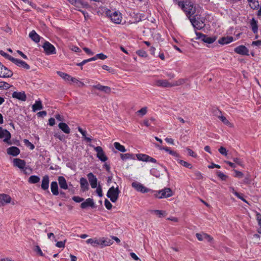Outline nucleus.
Here are the masks:
<instances>
[{"instance_id":"1","label":"nucleus","mask_w":261,"mask_h":261,"mask_svg":"<svg viewBox=\"0 0 261 261\" xmlns=\"http://www.w3.org/2000/svg\"><path fill=\"white\" fill-rule=\"evenodd\" d=\"M180 8L190 19L195 29L201 30L204 27L205 24L204 22L202 20L196 18V16L194 15L196 12V8L192 2L187 0L182 2L180 1Z\"/></svg>"},{"instance_id":"2","label":"nucleus","mask_w":261,"mask_h":261,"mask_svg":"<svg viewBox=\"0 0 261 261\" xmlns=\"http://www.w3.org/2000/svg\"><path fill=\"white\" fill-rule=\"evenodd\" d=\"M154 193V196L158 198H166L171 197L172 195V191L170 188H164L159 191H151Z\"/></svg>"},{"instance_id":"3","label":"nucleus","mask_w":261,"mask_h":261,"mask_svg":"<svg viewBox=\"0 0 261 261\" xmlns=\"http://www.w3.org/2000/svg\"><path fill=\"white\" fill-rule=\"evenodd\" d=\"M106 14L111 20V21L116 24H120L122 21V15L121 13L117 11H112L108 10Z\"/></svg>"},{"instance_id":"4","label":"nucleus","mask_w":261,"mask_h":261,"mask_svg":"<svg viewBox=\"0 0 261 261\" xmlns=\"http://www.w3.org/2000/svg\"><path fill=\"white\" fill-rule=\"evenodd\" d=\"M120 193V191L118 187L116 188L112 187L109 189L107 193V196L110 199L112 202H115L118 199Z\"/></svg>"},{"instance_id":"5","label":"nucleus","mask_w":261,"mask_h":261,"mask_svg":"<svg viewBox=\"0 0 261 261\" xmlns=\"http://www.w3.org/2000/svg\"><path fill=\"white\" fill-rule=\"evenodd\" d=\"M196 39H198L201 40V41L207 43L208 44H211L215 42L217 39V37L215 36H208L207 35H204L200 32H196Z\"/></svg>"},{"instance_id":"6","label":"nucleus","mask_w":261,"mask_h":261,"mask_svg":"<svg viewBox=\"0 0 261 261\" xmlns=\"http://www.w3.org/2000/svg\"><path fill=\"white\" fill-rule=\"evenodd\" d=\"M89 146L94 148V149L97 152V158H98L101 161L106 162L108 160V158L105 154L102 147L100 146L94 147L91 144H90Z\"/></svg>"},{"instance_id":"7","label":"nucleus","mask_w":261,"mask_h":261,"mask_svg":"<svg viewBox=\"0 0 261 261\" xmlns=\"http://www.w3.org/2000/svg\"><path fill=\"white\" fill-rule=\"evenodd\" d=\"M13 75V72L0 62V77H10Z\"/></svg>"},{"instance_id":"8","label":"nucleus","mask_w":261,"mask_h":261,"mask_svg":"<svg viewBox=\"0 0 261 261\" xmlns=\"http://www.w3.org/2000/svg\"><path fill=\"white\" fill-rule=\"evenodd\" d=\"M46 55H53L56 54L55 46L48 41H45L42 45Z\"/></svg>"},{"instance_id":"9","label":"nucleus","mask_w":261,"mask_h":261,"mask_svg":"<svg viewBox=\"0 0 261 261\" xmlns=\"http://www.w3.org/2000/svg\"><path fill=\"white\" fill-rule=\"evenodd\" d=\"M132 186L136 190H137L138 192H141L142 193H147V192H149L152 191L150 189H148L147 188L144 186L141 183L137 182V181L133 182L132 184Z\"/></svg>"},{"instance_id":"10","label":"nucleus","mask_w":261,"mask_h":261,"mask_svg":"<svg viewBox=\"0 0 261 261\" xmlns=\"http://www.w3.org/2000/svg\"><path fill=\"white\" fill-rule=\"evenodd\" d=\"M154 85L158 87H161L163 88L171 87L175 85H177V84H172L168 82L166 80H159L155 82Z\"/></svg>"},{"instance_id":"11","label":"nucleus","mask_w":261,"mask_h":261,"mask_svg":"<svg viewBox=\"0 0 261 261\" xmlns=\"http://www.w3.org/2000/svg\"><path fill=\"white\" fill-rule=\"evenodd\" d=\"M234 51L238 54L242 56H249V50L244 45H239L234 49Z\"/></svg>"},{"instance_id":"12","label":"nucleus","mask_w":261,"mask_h":261,"mask_svg":"<svg viewBox=\"0 0 261 261\" xmlns=\"http://www.w3.org/2000/svg\"><path fill=\"white\" fill-rule=\"evenodd\" d=\"M88 207H90L92 208L95 207V203L93 199L90 198H87L85 201L83 202L81 204V207L82 209H85Z\"/></svg>"},{"instance_id":"13","label":"nucleus","mask_w":261,"mask_h":261,"mask_svg":"<svg viewBox=\"0 0 261 261\" xmlns=\"http://www.w3.org/2000/svg\"><path fill=\"white\" fill-rule=\"evenodd\" d=\"M87 177L91 188L93 189L96 188L97 185V179L96 176L90 172L87 174Z\"/></svg>"},{"instance_id":"14","label":"nucleus","mask_w":261,"mask_h":261,"mask_svg":"<svg viewBox=\"0 0 261 261\" xmlns=\"http://www.w3.org/2000/svg\"><path fill=\"white\" fill-rule=\"evenodd\" d=\"M11 135L10 133L7 129H3L0 127V138L2 139L5 138L4 141L5 142H8V141L11 139Z\"/></svg>"},{"instance_id":"15","label":"nucleus","mask_w":261,"mask_h":261,"mask_svg":"<svg viewBox=\"0 0 261 261\" xmlns=\"http://www.w3.org/2000/svg\"><path fill=\"white\" fill-rule=\"evenodd\" d=\"M12 62L18 66L22 67L25 69H29L30 68L29 65H28L25 62L23 61L20 59L14 58Z\"/></svg>"},{"instance_id":"16","label":"nucleus","mask_w":261,"mask_h":261,"mask_svg":"<svg viewBox=\"0 0 261 261\" xmlns=\"http://www.w3.org/2000/svg\"><path fill=\"white\" fill-rule=\"evenodd\" d=\"M92 87L94 89H97L107 94H110L111 92V89L110 87L102 86L99 84L96 85H93Z\"/></svg>"},{"instance_id":"17","label":"nucleus","mask_w":261,"mask_h":261,"mask_svg":"<svg viewBox=\"0 0 261 261\" xmlns=\"http://www.w3.org/2000/svg\"><path fill=\"white\" fill-rule=\"evenodd\" d=\"M13 162L15 167H17L21 169H24L26 165V162L24 160L18 158L14 159Z\"/></svg>"},{"instance_id":"18","label":"nucleus","mask_w":261,"mask_h":261,"mask_svg":"<svg viewBox=\"0 0 261 261\" xmlns=\"http://www.w3.org/2000/svg\"><path fill=\"white\" fill-rule=\"evenodd\" d=\"M12 97L18 100L24 101L26 100L27 96L24 91L17 92L15 91L12 93Z\"/></svg>"},{"instance_id":"19","label":"nucleus","mask_w":261,"mask_h":261,"mask_svg":"<svg viewBox=\"0 0 261 261\" xmlns=\"http://www.w3.org/2000/svg\"><path fill=\"white\" fill-rule=\"evenodd\" d=\"M49 178L48 175H45L42 177L41 188L43 190H48L49 188Z\"/></svg>"},{"instance_id":"20","label":"nucleus","mask_w":261,"mask_h":261,"mask_svg":"<svg viewBox=\"0 0 261 261\" xmlns=\"http://www.w3.org/2000/svg\"><path fill=\"white\" fill-rule=\"evenodd\" d=\"M11 200V197L5 194H0V205H4L7 203H10Z\"/></svg>"},{"instance_id":"21","label":"nucleus","mask_w":261,"mask_h":261,"mask_svg":"<svg viewBox=\"0 0 261 261\" xmlns=\"http://www.w3.org/2000/svg\"><path fill=\"white\" fill-rule=\"evenodd\" d=\"M7 153L13 156H17L20 153V150L17 147L12 146L7 149Z\"/></svg>"},{"instance_id":"22","label":"nucleus","mask_w":261,"mask_h":261,"mask_svg":"<svg viewBox=\"0 0 261 261\" xmlns=\"http://www.w3.org/2000/svg\"><path fill=\"white\" fill-rule=\"evenodd\" d=\"M233 37L231 36L223 37L221 38L219 40V43L224 45L228 44L233 41Z\"/></svg>"},{"instance_id":"23","label":"nucleus","mask_w":261,"mask_h":261,"mask_svg":"<svg viewBox=\"0 0 261 261\" xmlns=\"http://www.w3.org/2000/svg\"><path fill=\"white\" fill-rule=\"evenodd\" d=\"M50 189L53 195L57 196L59 194L58 185L57 181H52L51 182Z\"/></svg>"},{"instance_id":"24","label":"nucleus","mask_w":261,"mask_h":261,"mask_svg":"<svg viewBox=\"0 0 261 261\" xmlns=\"http://www.w3.org/2000/svg\"><path fill=\"white\" fill-rule=\"evenodd\" d=\"M58 181L60 188L64 190L68 189L66 180L63 176H59L58 177Z\"/></svg>"},{"instance_id":"25","label":"nucleus","mask_w":261,"mask_h":261,"mask_svg":"<svg viewBox=\"0 0 261 261\" xmlns=\"http://www.w3.org/2000/svg\"><path fill=\"white\" fill-rule=\"evenodd\" d=\"M80 185H81V190L83 191H85L86 190H88L89 189V186L88 183L86 178L84 177H81L80 178Z\"/></svg>"},{"instance_id":"26","label":"nucleus","mask_w":261,"mask_h":261,"mask_svg":"<svg viewBox=\"0 0 261 261\" xmlns=\"http://www.w3.org/2000/svg\"><path fill=\"white\" fill-rule=\"evenodd\" d=\"M42 109L43 106L40 100H36L35 103L32 106V111L34 112L42 110Z\"/></svg>"},{"instance_id":"27","label":"nucleus","mask_w":261,"mask_h":261,"mask_svg":"<svg viewBox=\"0 0 261 261\" xmlns=\"http://www.w3.org/2000/svg\"><path fill=\"white\" fill-rule=\"evenodd\" d=\"M58 126L65 134H69L70 132V129L68 125L64 122H60Z\"/></svg>"},{"instance_id":"28","label":"nucleus","mask_w":261,"mask_h":261,"mask_svg":"<svg viewBox=\"0 0 261 261\" xmlns=\"http://www.w3.org/2000/svg\"><path fill=\"white\" fill-rule=\"evenodd\" d=\"M251 30L253 33L257 34L258 32L257 21L254 18H252L250 22Z\"/></svg>"},{"instance_id":"29","label":"nucleus","mask_w":261,"mask_h":261,"mask_svg":"<svg viewBox=\"0 0 261 261\" xmlns=\"http://www.w3.org/2000/svg\"><path fill=\"white\" fill-rule=\"evenodd\" d=\"M99 245H100L101 247L110 246L113 243L111 240L105 239L104 238L99 239Z\"/></svg>"},{"instance_id":"30","label":"nucleus","mask_w":261,"mask_h":261,"mask_svg":"<svg viewBox=\"0 0 261 261\" xmlns=\"http://www.w3.org/2000/svg\"><path fill=\"white\" fill-rule=\"evenodd\" d=\"M29 37L36 43H38L40 41V36L34 30L32 31L29 34Z\"/></svg>"},{"instance_id":"31","label":"nucleus","mask_w":261,"mask_h":261,"mask_svg":"<svg viewBox=\"0 0 261 261\" xmlns=\"http://www.w3.org/2000/svg\"><path fill=\"white\" fill-rule=\"evenodd\" d=\"M40 181V177L37 175H31L28 179L30 184H37Z\"/></svg>"},{"instance_id":"32","label":"nucleus","mask_w":261,"mask_h":261,"mask_svg":"<svg viewBox=\"0 0 261 261\" xmlns=\"http://www.w3.org/2000/svg\"><path fill=\"white\" fill-rule=\"evenodd\" d=\"M57 73L58 75L63 78L64 80L67 81H70L71 76L68 74L59 71H57Z\"/></svg>"},{"instance_id":"33","label":"nucleus","mask_w":261,"mask_h":261,"mask_svg":"<svg viewBox=\"0 0 261 261\" xmlns=\"http://www.w3.org/2000/svg\"><path fill=\"white\" fill-rule=\"evenodd\" d=\"M114 146L116 149L120 151V152H124L126 151L125 147L123 145H121L118 142H115L114 143Z\"/></svg>"},{"instance_id":"34","label":"nucleus","mask_w":261,"mask_h":261,"mask_svg":"<svg viewBox=\"0 0 261 261\" xmlns=\"http://www.w3.org/2000/svg\"><path fill=\"white\" fill-rule=\"evenodd\" d=\"M248 1L250 3V6L252 9H256L259 6L258 2L257 0H248Z\"/></svg>"},{"instance_id":"35","label":"nucleus","mask_w":261,"mask_h":261,"mask_svg":"<svg viewBox=\"0 0 261 261\" xmlns=\"http://www.w3.org/2000/svg\"><path fill=\"white\" fill-rule=\"evenodd\" d=\"M86 242L88 244H91L93 246L95 247L99 245V240L89 239L86 241Z\"/></svg>"},{"instance_id":"36","label":"nucleus","mask_w":261,"mask_h":261,"mask_svg":"<svg viewBox=\"0 0 261 261\" xmlns=\"http://www.w3.org/2000/svg\"><path fill=\"white\" fill-rule=\"evenodd\" d=\"M72 5L76 7H80V5H83L81 0H68Z\"/></svg>"},{"instance_id":"37","label":"nucleus","mask_w":261,"mask_h":261,"mask_svg":"<svg viewBox=\"0 0 261 261\" xmlns=\"http://www.w3.org/2000/svg\"><path fill=\"white\" fill-rule=\"evenodd\" d=\"M217 175L222 180H223V181L226 180V179L228 178V176L224 174L223 173H222V172H221L220 171H217Z\"/></svg>"},{"instance_id":"38","label":"nucleus","mask_w":261,"mask_h":261,"mask_svg":"<svg viewBox=\"0 0 261 261\" xmlns=\"http://www.w3.org/2000/svg\"><path fill=\"white\" fill-rule=\"evenodd\" d=\"M136 156L138 160L142 161L143 162H146V159H147V154L140 153V154H136Z\"/></svg>"},{"instance_id":"39","label":"nucleus","mask_w":261,"mask_h":261,"mask_svg":"<svg viewBox=\"0 0 261 261\" xmlns=\"http://www.w3.org/2000/svg\"><path fill=\"white\" fill-rule=\"evenodd\" d=\"M0 55L5 57L6 59L9 60L11 62H12L13 59H14V57L4 52L3 50H0Z\"/></svg>"},{"instance_id":"40","label":"nucleus","mask_w":261,"mask_h":261,"mask_svg":"<svg viewBox=\"0 0 261 261\" xmlns=\"http://www.w3.org/2000/svg\"><path fill=\"white\" fill-rule=\"evenodd\" d=\"M121 158L122 160H125L126 159H133L135 158L133 156V154L130 153H125V154H120Z\"/></svg>"},{"instance_id":"41","label":"nucleus","mask_w":261,"mask_h":261,"mask_svg":"<svg viewBox=\"0 0 261 261\" xmlns=\"http://www.w3.org/2000/svg\"><path fill=\"white\" fill-rule=\"evenodd\" d=\"M256 220L258 222V224L259 226V228L258 229V232L261 233V214L257 213L256 214Z\"/></svg>"},{"instance_id":"42","label":"nucleus","mask_w":261,"mask_h":261,"mask_svg":"<svg viewBox=\"0 0 261 261\" xmlns=\"http://www.w3.org/2000/svg\"><path fill=\"white\" fill-rule=\"evenodd\" d=\"M10 85L8 83L5 82H0V89H8Z\"/></svg>"},{"instance_id":"43","label":"nucleus","mask_w":261,"mask_h":261,"mask_svg":"<svg viewBox=\"0 0 261 261\" xmlns=\"http://www.w3.org/2000/svg\"><path fill=\"white\" fill-rule=\"evenodd\" d=\"M23 142L25 145L27 146L28 147H29L30 149L33 150L34 149L35 146L28 140L24 139Z\"/></svg>"},{"instance_id":"44","label":"nucleus","mask_w":261,"mask_h":261,"mask_svg":"<svg viewBox=\"0 0 261 261\" xmlns=\"http://www.w3.org/2000/svg\"><path fill=\"white\" fill-rule=\"evenodd\" d=\"M233 161L238 165L243 167V161L242 159L238 158H233Z\"/></svg>"},{"instance_id":"45","label":"nucleus","mask_w":261,"mask_h":261,"mask_svg":"<svg viewBox=\"0 0 261 261\" xmlns=\"http://www.w3.org/2000/svg\"><path fill=\"white\" fill-rule=\"evenodd\" d=\"M152 213H154L156 215H158L159 217H162L164 216L165 211L161 210H153L152 211Z\"/></svg>"},{"instance_id":"46","label":"nucleus","mask_w":261,"mask_h":261,"mask_svg":"<svg viewBox=\"0 0 261 261\" xmlns=\"http://www.w3.org/2000/svg\"><path fill=\"white\" fill-rule=\"evenodd\" d=\"M180 165L189 169H191L192 168V165L191 164L189 163L184 160H180Z\"/></svg>"},{"instance_id":"47","label":"nucleus","mask_w":261,"mask_h":261,"mask_svg":"<svg viewBox=\"0 0 261 261\" xmlns=\"http://www.w3.org/2000/svg\"><path fill=\"white\" fill-rule=\"evenodd\" d=\"M218 150H219V152L221 154H222L225 156H226L227 155V151L225 147L221 146L220 148H219Z\"/></svg>"},{"instance_id":"48","label":"nucleus","mask_w":261,"mask_h":261,"mask_svg":"<svg viewBox=\"0 0 261 261\" xmlns=\"http://www.w3.org/2000/svg\"><path fill=\"white\" fill-rule=\"evenodd\" d=\"M137 54L142 57H147V54L146 52L143 50H139L136 52Z\"/></svg>"},{"instance_id":"49","label":"nucleus","mask_w":261,"mask_h":261,"mask_svg":"<svg viewBox=\"0 0 261 261\" xmlns=\"http://www.w3.org/2000/svg\"><path fill=\"white\" fill-rule=\"evenodd\" d=\"M66 242V240H65L64 241L57 242L56 246L58 248H64Z\"/></svg>"},{"instance_id":"50","label":"nucleus","mask_w":261,"mask_h":261,"mask_svg":"<svg viewBox=\"0 0 261 261\" xmlns=\"http://www.w3.org/2000/svg\"><path fill=\"white\" fill-rule=\"evenodd\" d=\"M187 150L188 151L189 155L193 157L194 158H196L197 157V155L190 148H187Z\"/></svg>"},{"instance_id":"51","label":"nucleus","mask_w":261,"mask_h":261,"mask_svg":"<svg viewBox=\"0 0 261 261\" xmlns=\"http://www.w3.org/2000/svg\"><path fill=\"white\" fill-rule=\"evenodd\" d=\"M105 205L108 210H111L112 207V204L107 199L105 200Z\"/></svg>"},{"instance_id":"52","label":"nucleus","mask_w":261,"mask_h":261,"mask_svg":"<svg viewBox=\"0 0 261 261\" xmlns=\"http://www.w3.org/2000/svg\"><path fill=\"white\" fill-rule=\"evenodd\" d=\"M194 175L197 179H202L203 177L202 173L198 171H196L194 172Z\"/></svg>"},{"instance_id":"53","label":"nucleus","mask_w":261,"mask_h":261,"mask_svg":"<svg viewBox=\"0 0 261 261\" xmlns=\"http://www.w3.org/2000/svg\"><path fill=\"white\" fill-rule=\"evenodd\" d=\"M220 119L226 125H229L230 124V122L226 119V118L224 116H221L219 117Z\"/></svg>"},{"instance_id":"54","label":"nucleus","mask_w":261,"mask_h":261,"mask_svg":"<svg viewBox=\"0 0 261 261\" xmlns=\"http://www.w3.org/2000/svg\"><path fill=\"white\" fill-rule=\"evenodd\" d=\"M96 57V59H99L100 60H105L107 58V56L105 55H104L102 53L98 54L95 55Z\"/></svg>"},{"instance_id":"55","label":"nucleus","mask_w":261,"mask_h":261,"mask_svg":"<svg viewBox=\"0 0 261 261\" xmlns=\"http://www.w3.org/2000/svg\"><path fill=\"white\" fill-rule=\"evenodd\" d=\"M72 199L74 201L77 203L84 201V198L79 196H73Z\"/></svg>"},{"instance_id":"56","label":"nucleus","mask_w":261,"mask_h":261,"mask_svg":"<svg viewBox=\"0 0 261 261\" xmlns=\"http://www.w3.org/2000/svg\"><path fill=\"white\" fill-rule=\"evenodd\" d=\"M205 234V233H197L196 234V237L199 241H201L204 240Z\"/></svg>"},{"instance_id":"57","label":"nucleus","mask_w":261,"mask_h":261,"mask_svg":"<svg viewBox=\"0 0 261 261\" xmlns=\"http://www.w3.org/2000/svg\"><path fill=\"white\" fill-rule=\"evenodd\" d=\"M251 179H250V176L249 175H247L244 178L243 180V182L245 184L249 185L251 183Z\"/></svg>"},{"instance_id":"58","label":"nucleus","mask_w":261,"mask_h":261,"mask_svg":"<svg viewBox=\"0 0 261 261\" xmlns=\"http://www.w3.org/2000/svg\"><path fill=\"white\" fill-rule=\"evenodd\" d=\"M137 113L143 116L145 115L147 113V108L146 107H143L139 111H138Z\"/></svg>"},{"instance_id":"59","label":"nucleus","mask_w":261,"mask_h":261,"mask_svg":"<svg viewBox=\"0 0 261 261\" xmlns=\"http://www.w3.org/2000/svg\"><path fill=\"white\" fill-rule=\"evenodd\" d=\"M34 250L40 256H43V254L40 247L38 245H37L35 246Z\"/></svg>"},{"instance_id":"60","label":"nucleus","mask_w":261,"mask_h":261,"mask_svg":"<svg viewBox=\"0 0 261 261\" xmlns=\"http://www.w3.org/2000/svg\"><path fill=\"white\" fill-rule=\"evenodd\" d=\"M96 192L97 195L99 197H102V189H101V188L100 185H99L98 187L97 188Z\"/></svg>"},{"instance_id":"61","label":"nucleus","mask_w":261,"mask_h":261,"mask_svg":"<svg viewBox=\"0 0 261 261\" xmlns=\"http://www.w3.org/2000/svg\"><path fill=\"white\" fill-rule=\"evenodd\" d=\"M204 239L206 240L208 242H212L213 241V238L207 233L204 234Z\"/></svg>"},{"instance_id":"62","label":"nucleus","mask_w":261,"mask_h":261,"mask_svg":"<svg viewBox=\"0 0 261 261\" xmlns=\"http://www.w3.org/2000/svg\"><path fill=\"white\" fill-rule=\"evenodd\" d=\"M234 171L236 173L235 177H239V178H242L243 176V173L239 171L234 170Z\"/></svg>"},{"instance_id":"63","label":"nucleus","mask_w":261,"mask_h":261,"mask_svg":"<svg viewBox=\"0 0 261 261\" xmlns=\"http://www.w3.org/2000/svg\"><path fill=\"white\" fill-rule=\"evenodd\" d=\"M86 134H87V132H86V131L85 130L81 134L82 135L83 137L84 138L85 140L87 142H90L91 141V139L89 137H86Z\"/></svg>"},{"instance_id":"64","label":"nucleus","mask_w":261,"mask_h":261,"mask_svg":"<svg viewBox=\"0 0 261 261\" xmlns=\"http://www.w3.org/2000/svg\"><path fill=\"white\" fill-rule=\"evenodd\" d=\"M56 119L60 121H64L65 120L63 116H61L60 114H56L55 116Z\"/></svg>"}]
</instances>
